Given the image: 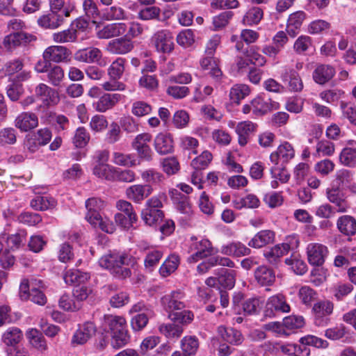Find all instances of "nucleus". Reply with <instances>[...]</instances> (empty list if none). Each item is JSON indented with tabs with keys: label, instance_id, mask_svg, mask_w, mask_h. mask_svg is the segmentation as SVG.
I'll list each match as a JSON object with an SVG mask.
<instances>
[{
	"label": "nucleus",
	"instance_id": "f257e3e1",
	"mask_svg": "<svg viewBox=\"0 0 356 356\" xmlns=\"http://www.w3.org/2000/svg\"><path fill=\"white\" fill-rule=\"evenodd\" d=\"M131 261V257L127 254H108L102 256L99 264L101 267L109 270L115 277L125 279L131 275V270L127 267Z\"/></svg>",
	"mask_w": 356,
	"mask_h": 356
},
{
	"label": "nucleus",
	"instance_id": "f03ea898",
	"mask_svg": "<svg viewBox=\"0 0 356 356\" xmlns=\"http://www.w3.org/2000/svg\"><path fill=\"white\" fill-rule=\"evenodd\" d=\"M104 319L112 336V346L118 349L125 346L129 341L125 318L120 316L106 315Z\"/></svg>",
	"mask_w": 356,
	"mask_h": 356
},
{
	"label": "nucleus",
	"instance_id": "7ed1b4c3",
	"mask_svg": "<svg viewBox=\"0 0 356 356\" xmlns=\"http://www.w3.org/2000/svg\"><path fill=\"white\" fill-rule=\"evenodd\" d=\"M163 195V194H159L153 196L146 202L145 208L141 212V218L146 225H156L164 218V213L161 210L163 207L161 197Z\"/></svg>",
	"mask_w": 356,
	"mask_h": 356
},
{
	"label": "nucleus",
	"instance_id": "20e7f679",
	"mask_svg": "<svg viewBox=\"0 0 356 356\" xmlns=\"http://www.w3.org/2000/svg\"><path fill=\"white\" fill-rule=\"evenodd\" d=\"M232 308L234 314L245 316L257 314L261 309V302L259 298H250L244 300L242 293H236L232 298Z\"/></svg>",
	"mask_w": 356,
	"mask_h": 356
},
{
	"label": "nucleus",
	"instance_id": "39448f33",
	"mask_svg": "<svg viewBox=\"0 0 356 356\" xmlns=\"http://www.w3.org/2000/svg\"><path fill=\"white\" fill-rule=\"evenodd\" d=\"M24 60L21 58H15L6 62L0 70V74L12 77L17 82L25 81L31 78V72L23 70Z\"/></svg>",
	"mask_w": 356,
	"mask_h": 356
},
{
	"label": "nucleus",
	"instance_id": "423d86ee",
	"mask_svg": "<svg viewBox=\"0 0 356 356\" xmlns=\"http://www.w3.org/2000/svg\"><path fill=\"white\" fill-rule=\"evenodd\" d=\"M151 42L158 52L163 54L170 53L175 45L172 33L166 29L156 31L151 38Z\"/></svg>",
	"mask_w": 356,
	"mask_h": 356
},
{
	"label": "nucleus",
	"instance_id": "0eeeda50",
	"mask_svg": "<svg viewBox=\"0 0 356 356\" xmlns=\"http://www.w3.org/2000/svg\"><path fill=\"white\" fill-rule=\"evenodd\" d=\"M151 140L150 134L143 133L137 135L131 143V146L136 151L139 158L145 161L152 160L153 152L148 144Z\"/></svg>",
	"mask_w": 356,
	"mask_h": 356
},
{
	"label": "nucleus",
	"instance_id": "6e6552de",
	"mask_svg": "<svg viewBox=\"0 0 356 356\" xmlns=\"http://www.w3.org/2000/svg\"><path fill=\"white\" fill-rule=\"evenodd\" d=\"M164 309L169 312L182 310L185 308V294L180 290L173 291L165 295L161 300Z\"/></svg>",
	"mask_w": 356,
	"mask_h": 356
},
{
	"label": "nucleus",
	"instance_id": "1a4fd4ad",
	"mask_svg": "<svg viewBox=\"0 0 356 356\" xmlns=\"http://www.w3.org/2000/svg\"><path fill=\"white\" fill-rule=\"evenodd\" d=\"M327 254V248L321 243H311L307 247V259L312 266H322Z\"/></svg>",
	"mask_w": 356,
	"mask_h": 356
},
{
	"label": "nucleus",
	"instance_id": "9d476101",
	"mask_svg": "<svg viewBox=\"0 0 356 356\" xmlns=\"http://www.w3.org/2000/svg\"><path fill=\"white\" fill-rule=\"evenodd\" d=\"M282 81L286 84L290 91L300 92L303 88L302 79L298 72L288 67H284L281 72Z\"/></svg>",
	"mask_w": 356,
	"mask_h": 356
},
{
	"label": "nucleus",
	"instance_id": "9b49d317",
	"mask_svg": "<svg viewBox=\"0 0 356 356\" xmlns=\"http://www.w3.org/2000/svg\"><path fill=\"white\" fill-rule=\"evenodd\" d=\"M154 191L151 184H135L128 187L126 195L128 199L136 203H140L149 197Z\"/></svg>",
	"mask_w": 356,
	"mask_h": 356
},
{
	"label": "nucleus",
	"instance_id": "f8f14e48",
	"mask_svg": "<svg viewBox=\"0 0 356 356\" xmlns=\"http://www.w3.org/2000/svg\"><path fill=\"white\" fill-rule=\"evenodd\" d=\"M252 113L257 116H261L278 108V103L272 101L270 99L264 98L259 95L251 101Z\"/></svg>",
	"mask_w": 356,
	"mask_h": 356
},
{
	"label": "nucleus",
	"instance_id": "ddd939ff",
	"mask_svg": "<svg viewBox=\"0 0 356 356\" xmlns=\"http://www.w3.org/2000/svg\"><path fill=\"white\" fill-rule=\"evenodd\" d=\"M335 68L327 64H317L312 73V78L315 83L325 85L335 75Z\"/></svg>",
	"mask_w": 356,
	"mask_h": 356
},
{
	"label": "nucleus",
	"instance_id": "4468645a",
	"mask_svg": "<svg viewBox=\"0 0 356 356\" xmlns=\"http://www.w3.org/2000/svg\"><path fill=\"white\" fill-rule=\"evenodd\" d=\"M326 197L329 202L335 206L339 213H346L349 207L344 193L338 188H327Z\"/></svg>",
	"mask_w": 356,
	"mask_h": 356
},
{
	"label": "nucleus",
	"instance_id": "2eb2a0df",
	"mask_svg": "<svg viewBox=\"0 0 356 356\" xmlns=\"http://www.w3.org/2000/svg\"><path fill=\"white\" fill-rule=\"evenodd\" d=\"M86 219L95 228H99L106 233H113L115 226L108 218H103L99 212L86 213Z\"/></svg>",
	"mask_w": 356,
	"mask_h": 356
},
{
	"label": "nucleus",
	"instance_id": "dca6fc26",
	"mask_svg": "<svg viewBox=\"0 0 356 356\" xmlns=\"http://www.w3.org/2000/svg\"><path fill=\"white\" fill-rule=\"evenodd\" d=\"M133 48V42L125 37L109 41L105 49L112 54H125L130 52Z\"/></svg>",
	"mask_w": 356,
	"mask_h": 356
},
{
	"label": "nucleus",
	"instance_id": "f3484780",
	"mask_svg": "<svg viewBox=\"0 0 356 356\" xmlns=\"http://www.w3.org/2000/svg\"><path fill=\"white\" fill-rule=\"evenodd\" d=\"M96 332V327L93 323L86 322L79 326L73 335L72 343L76 345H83L86 343Z\"/></svg>",
	"mask_w": 356,
	"mask_h": 356
},
{
	"label": "nucleus",
	"instance_id": "a211bd4d",
	"mask_svg": "<svg viewBox=\"0 0 356 356\" xmlns=\"http://www.w3.org/2000/svg\"><path fill=\"white\" fill-rule=\"evenodd\" d=\"M34 36L23 31H17L10 33L5 37L3 45L5 48L12 50L15 47L31 42Z\"/></svg>",
	"mask_w": 356,
	"mask_h": 356
},
{
	"label": "nucleus",
	"instance_id": "6ab92c4d",
	"mask_svg": "<svg viewBox=\"0 0 356 356\" xmlns=\"http://www.w3.org/2000/svg\"><path fill=\"white\" fill-rule=\"evenodd\" d=\"M154 149L161 155L170 154L174 149L172 137L169 134L159 133L154 140Z\"/></svg>",
	"mask_w": 356,
	"mask_h": 356
},
{
	"label": "nucleus",
	"instance_id": "aec40b11",
	"mask_svg": "<svg viewBox=\"0 0 356 356\" xmlns=\"http://www.w3.org/2000/svg\"><path fill=\"white\" fill-rule=\"evenodd\" d=\"M69 50L63 46H50L43 52V58L49 62L60 63L66 60L70 56Z\"/></svg>",
	"mask_w": 356,
	"mask_h": 356
},
{
	"label": "nucleus",
	"instance_id": "412c9836",
	"mask_svg": "<svg viewBox=\"0 0 356 356\" xmlns=\"http://www.w3.org/2000/svg\"><path fill=\"white\" fill-rule=\"evenodd\" d=\"M216 266H227L229 268L234 267V263L227 257L216 256L209 258L206 261H203L197 266L198 274L202 275L207 273L209 269Z\"/></svg>",
	"mask_w": 356,
	"mask_h": 356
},
{
	"label": "nucleus",
	"instance_id": "4be33fe9",
	"mask_svg": "<svg viewBox=\"0 0 356 356\" xmlns=\"http://www.w3.org/2000/svg\"><path fill=\"white\" fill-rule=\"evenodd\" d=\"M63 22V15L56 10H50L38 19V24L44 29H56Z\"/></svg>",
	"mask_w": 356,
	"mask_h": 356
},
{
	"label": "nucleus",
	"instance_id": "5701e85b",
	"mask_svg": "<svg viewBox=\"0 0 356 356\" xmlns=\"http://www.w3.org/2000/svg\"><path fill=\"white\" fill-rule=\"evenodd\" d=\"M127 27L124 23H113L104 26L99 30L97 35L99 39H108L124 35Z\"/></svg>",
	"mask_w": 356,
	"mask_h": 356
},
{
	"label": "nucleus",
	"instance_id": "b1692460",
	"mask_svg": "<svg viewBox=\"0 0 356 356\" xmlns=\"http://www.w3.org/2000/svg\"><path fill=\"white\" fill-rule=\"evenodd\" d=\"M38 124V117L33 113H22L15 120V126L22 131H28L33 129L36 127Z\"/></svg>",
	"mask_w": 356,
	"mask_h": 356
},
{
	"label": "nucleus",
	"instance_id": "393cba45",
	"mask_svg": "<svg viewBox=\"0 0 356 356\" xmlns=\"http://www.w3.org/2000/svg\"><path fill=\"white\" fill-rule=\"evenodd\" d=\"M257 125L250 121L239 122L236 127L238 135V142L241 146H245L250 139V136L256 131Z\"/></svg>",
	"mask_w": 356,
	"mask_h": 356
},
{
	"label": "nucleus",
	"instance_id": "a878e982",
	"mask_svg": "<svg viewBox=\"0 0 356 356\" xmlns=\"http://www.w3.org/2000/svg\"><path fill=\"white\" fill-rule=\"evenodd\" d=\"M295 152L292 145L286 142L280 145L277 150L270 154V160L275 165H277L280 159H282L284 162H288L290 159L293 158Z\"/></svg>",
	"mask_w": 356,
	"mask_h": 356
},
{
	"label": "nucleus",
	"instance_id": "bb28decb",
	"mask_svg": "<svg viewBox=\"0 0 356 356\" xmlns=\"http://www.w3.org/2000/svg\"><path fill=\"white\" fill-rule=\"evenodd\" d=\"M63 279L67 284L76 286L87 284L90 279V275L88 273L82 272L77 269H70L65 273Z\"/></svg>",
	"mask_w": 356,
	"mask_h": 356
},
{
	"label": "nucleus",
	"instance_id": "cd10ccee",
	"mask_svg": "<svg viewBox=\"0 0 356 356\" xmlns=\"http://www.w3.org/2000/svg\"><path fill=\"white\" fill-rule=\"evenodd\" d=\"M102 51L96 47L82 49L74 54L75 60L87 63L98 62L102 58Z\"/></svg>",
	"mask_w": 356,
	"mask_h": 356
},
{
	"label": "nucleus",
	"instance_id": "c85d7f7f",
	"mask_svg": "<svg viewBox=\"0 0 356 356\" xmlns=\"http://www.w3.org/2000/svg\"><path fill=\"white\" fill-rule=\"evenodd\" d=\"M120 99L121 95L120 94L105 93L95 104V108L98 112H106L114 107Z\"/></svg>",
	"mask_w": 356,
	"mask_h": 356
},
{
	"label": "nucleus",
	"instance_id": "c756f323",
	"mask_svg": "<svg viewBox=\"0 0 356 356\" xmlns=\"http://www.w3.org/2000/svg\"><path fill=\"white\" fill-rule=\"evenodd\" d=\"M268 309L277 313H287L290 312L291 307L286 302V297L282 294H277L270 297L267 301Z\"/></svg>",
	"mask_w": 356,
	"mask_h": 356
},
{
	"label": "nucleus",
	"instance_id": "7c9ffc66",
	"mask_svg": "<svg viewBox=\"0 0 356 356\" xmlns=\"http://www.w3.org/2000/svg\"><path fill=\"white\" fill-rule=\"evenodd\" d=\"M338 230L346 236H353L356 234V220L351 216L344 215L337 221Z\"/></svg>",
	"mask_w": 356,
	"mask_h": 356
},
{
	"label": "nucleus",
	"instance_id": "2f4dec72",
	"mask_svg": "<svg viewBox=\"0 0 356 356\" xmlns=\"http://www.w3.org/2000/svg\"><path fill=\"white\" fill-rule=\"evenodd\" d=\"M218 332L222 339L233 345H239L242 343L243 338L240 331L232 327L220 326Z\"/></svg>",
	"mask_w": 356,
	"mask_h": 356
},
{
	"label": "nucleus",
	"instance_id": "473e14b6",
	"mask_svg": "<svg viewBox=\"0 0 356 356\" xmlns=\"http://www.w3.org/2000/svg\"><path fill=\"white\" fill-rule=\"evenodd\" d=\"M275 234L270 230H261L259 232L249 241L248 245L254 248H261L274 241Z\"/></svg>",
	"mask_w": 356,
	"mask_h": 356
},
{
	"label": "nucleus",
	"instance_id": "72a5a7b5",
	"mask_svg": "<svg viewBox=\"0 0 356 356\" xmlns=\"http://www.w3.org/2000/svg\"><path fill=\"white\" fill-rule=\"evenodd\" d=\"M305 19V13L302 11H298L289 15L286 26V32L289 36L295 38L297 35V30L300 28Z\"/></svg>",
	"mask_w": 356,
	"mask_h": 356
},
{
	"label": "nucleus",
	"instance_id": "f704fd0d",
	"mask_svg": "<svg viewBox=\"0 0 356 356\" xmlns=\"http://www.w3.org/2000/svg\"><path fill=\"white\" fill-rule=\"evenodd\" d=\"M290 250V245L288 243L277 245L264 252V256L267 261L273 264H277L282 257L288 253Z\"/></svg>",
	"mask_w": 356,
	"mask_h": 356
},
{
	"label": "nucleus",
	"instance_id": "c9c22d12",
	"mask_svg": "<svg viewBox=\"0 0 356 356\" xmlns=\"http://www.w3.org/2000/svg\"><path fill=\"white\" fill-rule=\"evenodd\" d=\"M250 249L241 242H232L223 245L221 252L225 255L243 257L250 254Z\"/></svg>",
	"mask_w": 356,
	"mask_h": 356
},
{
	"label": "nucleus",
	"instance_id": "e433bc0d",
	"mask_svg": "<svg viewBox=\"0 0 356 356\" xmlns=\"http://www.w3.org/2000/svg\"><path fill=\"white\" fill-rule=\"evenodd\" d=\"M254 277L257 282L262 286H270L275 280L273 270L266 266H261L256 269Z\"/></svg>",
	"mask_w": 356,
	"mask_h": 356
},
{
	"label": "nucleus",
	"instance_id": "4c0bfd02",
	"mask_svg": "<svg viewBox=\"0 0 356 356\" xmlns=\"http://www.w3.org/2000/svg\"><path fill=\"white\" fill-rule=\"evenodd\" d=\"M93 174L101 179L108 181L115 180L116 168L109 164H95L93 168Z\"/></svg>",
	"mask_w": 356,
	"mask_h": 356
},
{
	"label": "nucleus",
	"instance_id": "58836bf2",
	"mask_svg": "<svg viewBox=\"0 0 356 356\" xmlns=\"http://www.w3.org/2000/svg\"><path fill=\"white\" fill-rule=\"evenodd\" d=\"M182 352L188 356H193L199 348V340L195 336H186L181 340Z\"/></svg>",
	"mask_w": 356,
	"mask_h": 356
},
{
	"label": "nucleus",
	"instance_id": "ea45409f",
	"mask_svg": "<svg viewBox=\"0 0 356 356\" xmlns=\"http://www.w3.org/2000/svg\"><path fill=\"white\" fill-rule=\"evenodd\" d=\"M170 194L174 203L177 204V207L179 211L184 213H188L191 212V204L187 196L181 194L177 189H172L170 191Z\"/></svg>",
	"mask_w": 356,
	"mask_h": 356
},
{
	"label": "nucleus",
	"instance_id": "a19ab883",
	"mask_svg": "<svg viewBox=\"0 0 356 356\" xmlns=\"http://www.w3.org/2000/svg\"><path fill=\"white\" fill-rule=\"evenodd\" d=\"M102 18L107 21L124 20L127 18L125 10L120 6H113L103 10Z\"/></svg>",
	"mask_w": 356,
	"mask_h": 356
},
{
	"label": "nucleus",
	"instance_id": "79ce46f5",
	"mask_svg": "<svg viewBox=\"0 0 356 356\" xmlns=\"http://www.w3.org/2000/svg\"><path fill=\"white\" fill-rule=\"evenodd\" d=\"M31 344L40 352H44L47 349L46 340L42 333L36 329H31L27 333Z\"/></svg>",
	"mask_w": 356,
	"mask_h": 356
},
{
	"label": "nucleus",
	"instance_id": "37998d69",
	"mask_svg": "<svg viewBox=\"0 0 356 356\" xmlns=\"http://www.w3.org/2000/svg\"><path fill=\"white\" fill-rule=\"evenodd\" d=\"M22 331L15 327L8 328L2 335V341L9 346L19 343L22 339Z\"/></svg>",
	"mask_w": 356,
	"mask_h": 356
},
{
	"label": "nucleus",
	"instance_id": "c03bdc74",
	"mask_svg": "<svg viewBox=\"0 0 356 356\" xmlns=\"http://www.w3.org/2000/svg\"><path fill=\"white\" fill-rule=\"evenodd\" d=\"M259 200L253 194H248L245 197L240 199H236L233 201L234 207L236 209H241L242 208H257L259 206Z\"/></svg>",
	"mask_w": 356,
	"mask_h": 356
},
{
	"label": "nucleus",
	"instance_id": "a18cd8bd",
	"mask_svg": "<svg viewBox=\"0 0 356 356\" xmlns=\"http://www.w3.org/2000/svg\"><path fill=\"white\" fill-rule=\"evenodd\" d=\"M125 62L124 58H118L111 63L108 69V74L110 79H120L122 77L125 69Z\"/></svg>",
	"mask_w": 356,
	"mask_h": 356
},
{
	"label": "nucleus",
	"instance_id": "49530a36",
	"mask_svg": "<svg viewBox=\"0 0 356 356\" xmlns=\"http://www.w3.org/2000/svg\"><path fill=\"white\" fill-rule=\"evenodd\" d=\"M250 92V89L248 85L236 84L231 88L229 97L234 102L238 104L241 99L248 96Z\"/></svg>",
	"mask_w": 356,
	"mask_h": 356
},
{
	"label": "nucleus",
	"instance_id": "de8ad7c7",
	"mask_svg": "<svg viewBox=\"0 0 356 356\" xmlns=\"http://www.w3.org/2000/svg\"><path fill=\"white\" fill-rule=\"evenodd\" d=\"M334 305L330 300H322L316 302L313 307V312L316 318H321L331 314L333 312Z\"/></svg>",
	"mask_w": 356,
	"mask_h": 356
},
{
	"label": "nucleus",
	"instance_id": "09e8293b",
	"mask_svg": "<svg viewBox=\"0 0 356 356\" xmlns=\"http://www.w3.org/2000/svg\"><path fill=\"white\" fill-rule=\"evenodd\" d=\"M218 282L225 288L232 289L235 284V273L234 270L220 268L218 273Z\"/></svg>",
	"mask_w": 356,
	"mask_h": 356
},
{
	"label": "nucleus",
	"instance_id": "8fccbe9b",
	"mask_svg": "<svg viewBox=\"0 0 356 356\" xmlns=\"http://www.w3.org/2000/svg\"><path fill=\"white\" fill-rule=\"evenodd\" d=\"M141 179L145 182V184L153 185L160 184L163 181V175L153 168L145 170L141 172Z\"/></svg>",
	"mask_w": 356,
	"mask_h": 356
},
{
	"label": "nucleus",
	"instance_id": "3c124183",
	"mask_svg": "<svg viewBox=\"0 0 356 356\" xmlns=\"http://www.w3.org/2000/svg\"><path fill=\"white\" fill-rule=\"evenodd\" d=\"M339 161L341 164L348 167L356 165V147H344L340 155Z\"/></svg>",
	"mask_w": 356,
	"mask_h": 356
},
{
	"label": "nucleus",
	"instance_id": "603ef678",
	"mask_svg": "<svg viewBox=\"0 0 356 356\" xmlns=\"http://www.w3.org/2000/svg\"><path fill=\"white\" fill-rule=\"evenodd\" d=\"M26 236L25 230H19L17 233L10 235L6 241L8 247L11 250H16L24 245Z\"/></svg>",
	"mask_w": 356,
	"mask_h": 356
},
{
	"label": "nucleus",
	"instance_id": "864d4df0",
	"mask_svg": "<svg viewBox=\"0 0 356 356\" xmlns=\"http://www.w3.org/2000/svg\"><path fill=\"white\" fill-rule=\"evenodd\" d=\"M191 250L197 251L200 256L204 258L209 257L213 254V248L211 243L207 239H202L200 241L195 242L191 245Z\"/></svg>",
	"mask_w": 356,
	"mask_h": 356
},
{
	"label": "nucleus",
	"instance_id": "5fc2aeb1",
	"mask_svg": "<svg viewBox=\"0 0 356 356\" xmlns=\"http://www.w3.org/2000/svg\"><path fill=\"white\" fill-rule=\"evenodd\" d=\"M64 76V70L58 65L51 67L47 74L48 82L54 86H59Z\"/></svg>",
	"mask_w": 356,
	"mask_h": 356
},
{
	"label": "nucleus",
	"instance_id": "6e6d98bb",
	"mask_svg": "<svg viewBox=\"0 0 356 356\" xmlns=\"http://www.w3.org/2000/svg\"><path fill=\"white\" fill-rule=\"evenodd\" d=\"M179 262L178 257L175 255H171L169 257L159 268L161 275L163 277L170 275L177 268Z\"/></svg>",
	"mask_w": 356,
	"mask_h": 356
},
{
	"label": "nucleus",
	"instance_id": "4d7b16f0",
	"mask_svg": "<svg viewBox=\"0 0 356 356\" xmlns=\"http://www.w3.org/2000/svg\"><path fill=\"white\" fill-rule=\"evenodd\" d=\"M136 160L132 154H125L122 152L113 153V163L118 165L133 167L136 165Z\"/></svg>",
	"mask_w": 356,
	"mask_h": 356
},
{
	"label": "nucleus",
	"instance_id": "13d9d810",
	"mask_svg": "<svg viewBox=\"0 0 356 356\" xmlns=\"http://www.w3.org/2000/svg\"><path fill=\"white\" fill-rule=\"evenodd\" d=\"M263 10L259 7H252L243 17V22L246 25L257 24L263 17Z\"/></svg>",
	"mask_w": 356,
	"mask_h": 356
},
{
	"label": "nucleus",
	"instance_id": "bf43d9fd",
	"mask_svg": "<svg viewBox=\"0 0 356 356\" xmlns=\"http://www.w3.org/2000/svg\"><path fill=\"white\" fill-rule=\"evenodd\" d=\"M159 332L168 338L179 337L183 332L181 325L175 323L161 324L159 327Z\"/></svg>",
	"mask_w": 356,
	"mask_h": 356
},
{
	"label": "nucleus",
	"instance_id": "052dcab7",
	"mask_svg": "<svg viewBox=\"0 0 356 356\" xmlns=\"http://www.w3.org/2000/svg\"><path fill=\"white\" fill-rule=\"evenodd\" d=\"M56 206L54 199L43 196H37L31 201V207L35 210L44 211Z\"/></svg>",
	"mask_w": 356,
	"mask_h": 356
},
{
	"label": "nucleus",
	"instance_id": "680f3d73",
	"mask_svg": "<svg viewBox=\"0 0 356 356\" xmlns=\"http://www.w3.org/2000/svg\"><path fill=\"white\" fill-rule=\"evenodd\" d=\"M152 111V106L144 101H136L131 104V113L137 118L147 115Z\"/></svg>",
	"mask_w": 356,
	"mask_h": 356
},
{
	"label": "nucleus",
	"instance_id": "e2e57ef3",
	"mask_svg": "<svg viewBox=\"0 0 356 356\" xmlns=\"http://www.w3.org/2000/svg\"><path fill=\"white\" fill-rule=\"evenodd\" d=\"M161 9L156 6H149L141 9L138 13V18L143 21L159 20Z\"/></svg>",
	"mask_w": 356,
	"mask_h": 356
},
{
	"label": "nucleus",
	"instance_id": "0e129e2a",
	"mask_svg": "<svg viewBox=\"0 0 356 356\" xmlns=\"http://www.w3.org/2000/svg\"><path fill=\"white\" fill-rule=\"evenodd\" d=\"M285 263L297 275H303L307 272V264L296 256L286 259Z\"/></svg>",
	"mask_w": 356,
	"mask_h": 356
},
{
	"label": "nucleus",
	"instance_id": "69168bd1",
	"mask_svg": "<svg viewBox=\"0 0 356 356\" xmlns=\"http://www.w3.org/2000/svg\"><path fill=\"white\" fill-rule=\"evenodd\" d=\"M76 31L73 28L55 33L53 39L56 42L65 43L74 42L76 39Z\"/></svg>",
	"mask_w": 356,
	"mask_h": 356
},
{
	"label": "nucleus",
	"instance_id": "338daca9",
	"mask_svg": "<svg viewBox=\"0 0 356 356\" xmlns=\"http://www.w3.org/2000/svg\"><path fill=\"white\" fill-rule=\"evenodd\" d=\"M168 316L175 323H179L181 324H188L193 319V313L188 310L171 312L168 314Z\"/></svg>",
	"mask_w": 356,
	"mask_h": 356
},
{
	"label": "nucleus",
	"instance_id": "774afa93",
	"mask_svg": "<svg viewBox=\"0 0 356 356\" xmlns=\"http://www.w3.org/2000/svg\"><path fill=\"white\" fill-rule=\"evenodd\" d=\"M90 140V135L84 127H79L73 137V144L76 147H85Z\"/></svg>",
	"mask_w": 356,
	"mask_h": 356
}]
</instances>
